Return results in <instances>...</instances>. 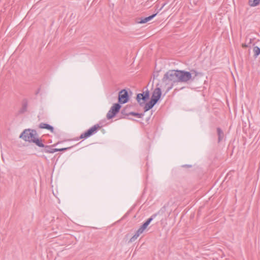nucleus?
Here are the masks:
<instances>
[{
	"mask_svg": "<svg viewBox=\"0 0 260 260\" xmlns=\"http://www.w3.org/2000/svg\"><path fill=\"white\" fill-rule=\"evenodd\" d=\"M158 213L153 214L150 217L143 223V224L136 231L135 235L130 239L129 241L133 242L135 241L140 234H142L144 231L147 228L152 220L157 215Z\"/></svg>",
	"mask_w": 260,
	"mask_h": 260,
	"instance_id": "20e7f679",
	"label": "nucleus"
},
{
	"mask_svg": "<svg viewBox=\"0 0 260 260\" xmlns=\"http://www.w3.org/2000/svg\"><path fill=\"white\" fill-rule=\"evenodd\" d=\"M101 126L99 124H96L90 127L87 131L82 133L79 138L76 139V140H79L81 139H86L92 135L95 134L98 129L101 128Z\"/></svg>",
	"mask_w": 260,
	"mask_h": 260,
	"instance_id": "39448f33",
	"label": "nucleus"
},
{
	"mask_svg": "<svg viewBox=\"0 0 260 260\" xmlns=\"http://www.w3.org/2000/svg\"><path fill=\"white\" fill-rule=\"evenodd\" d=\"M253 52L255 56H257L260 54V48L255 46L253 48Z\"/></svg>",
	"mask_w": 260,
	"mask_h": 260,
	"instance_id": "a211bd4d",
	"label": "nucleus"
},
{
	"mask_svg": "<svg viewBox=\"0 0 260 260\" xmlns=\"http://www.w3.org/2000/svg\"><path fill=\"white\" fill-rule=\"evenodd\" d=\"M40 92V89H39L36 92V94H38Z\"/></svg>",
	"mask_w": 260,
	"mask_h": 260,
	"instance_id": "a878e982",
	"label": "nucleus"
},
{
	"mask_svg": "<svg viewBox=\"0 0 260 260\" xmlns=\"http://www.w3.org/2000/svg\"><path fill=\"white\" fill-rule=\"evenodd\" d=\"M183 167H186L189 168V167H191V165H184V166H183Z\"/></svg>",
	"mask_w": 260,
	"mask_h": 260,
	"instance_id": "393cba45",
	"label": "nucleus"
},
{
	"mask_svg": "<svg viewBox=\"0 0 260 260\" xmlns=\"http://www.w3.org/2000/svg\"><path fill=\"white\" fill-rule=\"evenodd\" d=\"M58 143H59V142H58L56 144H54V145L51 146V147H50V150H49V153H54L55 152H57V148H52V147H53V146H55Z\"/></svg>",
	"mask_w": 260,
	"mask_h": 260,
	"instance_id": "6ab92c4d",
	"label": "nucleus"
},
{
	"mask_svg": "<svg viewBox=\"0 0 260 260\" xmlns=\"http://www.w3.org/2000/svg\"><path fill=\"white\" fill-rule=\"evenodd\" d=\"M162 82L172 81V83L170 87L167 89V91H169L173 88L174 83L178 82V70H170L167 72L162 79Z\"/></svg>",
	"mask_w": 260,
	"mask_h": 260,
	"instance_id": "7ed1b4c3",
	"label": "nucleus"
},
{
	"mask_svg": "<svg viewBox=\"0 0 260 260\" xmlns=\"http://www.w3.org/2000/svg\"><path fill=\"white\" fill-rule=\"evenodd\" d=\"M149 91L148 89L137 95L136 100L141 107L144 106L146 101L149 99Z\"/></svg>",
	"mask_w": 260,
	"mask_h": 260,
	"instance_id": "0eeeda50",
	"label": "nucleus"
},
{
	"mask_svg": "<svg viewBox=\"0 0 260 260\" xmlns=\"http://www.w3.org/2000/svg\"><path fill=\"white\" fill-rule=\"evenodd\" d=\"M159 75L158 71H154L153 72V78H156Z\"/></svg>",
	"mask_w": 260,
	"mask_h": 260,
	"instance_id": "4be33fe9",
	"label": "nucleus"
},
{
	"mask_svg": "<svg viewBox=\"0 0 260 260\" xmlns=\"http://www.w3.org/2000/svg\"><path fill=\"white\" fill-rule=\"evenodd\" d=\"M161 68L158 69L156 68V66H155V69H154V71H158V73H159L160 71H161Z\"/></svg>",
	"mask_w": 260,
	"mask_h": 260,
	"instance_id": "5701e85b",
	"label": "nucleus"
},
{
	"mask_svg": "<svg viewBox=\"0 0 260 260\" xmlns=\"http://www.w3.org/2000/svg\"><path fill=\"white\" fill-rule=\"evenodd\" d=\"M129 100V95L126 89H122L119 91L118 94V103L120 104H125Z\"/></svg>",
	"mask_w": 260,
	"mask_h": 260,
	"instance_id": "6e6552de",
	"label": "nucleus"
},
{
	"mask_svg": "<svg viewBox=\"0 0 260 260\" xmlns=\"http://www.w3.org/2000/svg\"><path fill=\"white\" fill-rule=\"evenodd\" d=\"M161 95V91L160 88H156L152 92L151 99L155 101L156 103L160 99Z\"/></svg>",
	"mask_w": 260,
	"mask_h": 260,
	"instance_id": "1a4fd4ad",
	"label": "nucleus"
},
{
	"mask_svg": "<svg viewBox=\"0 0 260 260\" xmlns=\"http://www.w3.org/2000/svg\"><path fill=\"white\" fill-rule=\"evenodd\" d=\"M248 4L250 7H255L260 4V0H248Z\"/></svg>",
	"mask_w": 260,
	"mask_h": 260,
	"instance_id": "2eb2a0df",
	"label": "nucleus"
},
{
	"mask_svg": "<svg viewBox=\"0 0 260 260\" xmlns=\"http://www.w3.org/2000/svg\"><path fill=\"white\" fill-rule=\"evenodd\" d=\"M121 108V106L119 103H118L114 104L107 114V118L108 119H111L114 117L119 112Z\"/></svg>",
	"mask_w": 260,
	"mask_h": 260,
	"instance_id": "423d86ee",
	"label": "nucleus"
},
{
	"mask_svg": "<svg viewBox=\"0 0 260 260\" xmlns=\"http://www.w3.org/2000/svg\"><path fill=\"white\" fill-rule=\"evenodd\" d=\"M28 106V101L26 99H24L22 102V107L19 110V114H23L27 111Z\"/></svg>",
	"mask_w": 260,
	"mask_h": 260,
	"instance_id": "f8f14e48",
	"label": "nucleus"
},
{
	"mask_svg": "<svg viewBox=\"0 0 260 260\" xmlns=\"http://www.w3.org/2000/svg\"><path fill=\"white\" fill-rule=\"evenodd\" d=\"M128 114L129 115H133L137 117L138 118H141L144 116L143 113H139L135 112H128Z\"/></svg>",
	"mask_w": 260,
	"mask_h": 260,
	"instance_id": "f3484780",
	"label": "nucleus"
},
{
	"mask_svg": "<svg viewBox=\"0 0 260 260\" xmlns=\"http://www.w3.org/2000/svg\"><path fill=\"white\" fill-rule=\"evenodd\" d=\"M38 146L39 147L43 148V149L41 150V152L42 153H49V150L51 147V146L45 145L43 143L42 146Z\"/></svg>",
	"mask_w": 260,
	"mask_h": 260,
	"instance_id": "dca6fc26",
	"label": "nucleus"
},
{
	"mask_svg": "<svg viewBox=\"0 0 260 260\" xmlns=\"http://www.w3.org/2000/svg\"><path fill=\"white\" fill-rule=\"evenodd\" d=\"M39 127L41 129H46L47 130H49L52 133H54V127L51 126V125L42 122L39 124Z\"/></svg>",
	"mask_w": 260,
	"mask_h": 260,
	"instance_id": "9d476101",
	"label": "nucleus"
},
{
	"mask_svg": "<svg viewBox=\"0 0 260 260\" xmlns=\"http://www.w3.org/2000/svg\"><path fill=\"white\" fill-rule=\"evenodd\" d=\"M156 104V103L151 99H150V101L149 102L147 103H145V104L144 105L145 106L144 107V112H146L151 109Z\"/></svg>",
	"mask_w": 260,
	"mask_h": 260,
	"instance_id": "9b49d317",
	"label": "nucleus"
},
{
	"mask_svg": "<svg viewBox=\"0 0 260 260\" xmlns=\"http://www.w3.org/2000/svg\"><path fill=\"white\" fill-rule=\"evenodd\" d=\"M156 15V14H153L151 16H150L149 17H146L144 18H142V19H140V20L138 21V23L140 24L145 23L148 22L149 21L151 20L153 18H154L155 17V16Z\"/></svg>",
	"mask_w": 260,
	"mask_h": 260,
	"instance_id": "4468645a",
	"label": "nucleus"
},
{
	"mask_svg": "<svg viewBox=\"0 0 260 260\" xmlns=\"http://www.w3.org/2000/svg\"><path fill=\"white\" fill-rule=\"evenodd\" d=\"M75 146V145L72 146H70L69 147L60 148V149L57 148V151H64L66 150H69V149H71L72 148L74 147Z\"/></svg>",
	"mask_w": 260,
	"mask_h": 260,
	"instance_id": "aec40b11",
	"label": "nucleus"
},
{
	"mask_svg": "<svg viewBox=\"0 0 260 260\" xmlns=\"http://www.w3.org/2000/svg\"><path fill=\"white\" fill-rule=\"evenodd\" d=\"M198 74L194 70H191L190 71L178 70V82L183 83L192 82L194 80Z\"/></svg>",
	"mask_w": 260,
	"mask_h": 260,
	"instance_id": "f03ea898",
	"label": "nucleus"
},
{
	"mask_svg": "<svg viewBox=\"0 0 260 260\" xmlns=\"http://www.w3.org/2000/svg\"><path fill=\"white\" fill-rule=\"evenodd\" d=\"M19 138L26 142L35 143L37 146H42L43 140L39 138L35 129H25L20 134Z\"/></svg>",
	"mask_w": 260,
	"mask_h": 260,
	"instance_id": "f257e3e1",
	"label": "nucleus"
},
{
	"mask_svg": "<svg viewBox=\"0 0 260 260\" xmlns=\"http://www.w3.org/2000/svg\"><path fill=\"white\" fill-rule=\"evenodd\" d=\"M217 133L218 135V143H220L224 138V134L223 131L220 128H217Z\"/></svg>",
	"mask_w": 260,
	"mask_h": 260,
	"instance_id": "ddd939ff",
	"label": "nucleus"
},
{
	"mask_svg": "<svg viewBox=\"0 0 260 260\" xmlns=\"http://www.w3.org/2000/svg\"><path fill=\"white\" fill-rule=\"evenodd\" d=\"M242 47H243V48H246V47H247V45H246V44H243L242 45Z\"/></svg>",
	"mask_w": 260,
	"mask_h": 260,
	"instance_id": "b1692460",
	"label": "nucleus"
},
{
	"mask_svg": "<svg viewBox=\"0 0 260 260\" xmlns=\"http://www.w3.org/2000/svg\"><path fill=\"white\" fill-rule=\"evenodd\" d=\"M126 109H127V107L126 108H124V109H123L121 111V113L123 115H125V116H129V115L128 114V113H127L126 112Z\"/></svg>",
	"mask_w": 260,
	"mask_h": 260,
	"instance_id": "412c9836",
	"label": "nucleus"
}]
</instances>
